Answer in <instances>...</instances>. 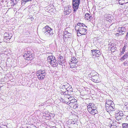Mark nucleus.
Instances as JSON below:
<instances>
[{
	"label": "nucleus",
	"instance_id": "nucleus-17",
	"mask_svg": "<svg viewBox=\"0 0 128 128\" xmlns=\"http://www.w3.org/2000/svg\"><path fill=\"white\" fill-rule=\"evenodd\" d=\"M30 52H26L24 55V56L25 58V59H26L27 60H30V59L28 58V56L30 54Z\"/></svg>",
	"mask_w": 128,
	"mask_h": 128
},
{
	"label": "nucleus",
	"instance_id": "nucleus-42",
	"mask_svg": "<svg viewBox=\"0 0 128 128\" xmlns=\"http://www.w3.org/2000/svg\"><path fill=\"white\" fill-rule=\"evenodd\" d=\"M61 92L60 93H61V94L62 95V94H63V95H64V92Z\"/></svg>",
	"mask_w": 128,
	"mask_h": 128
},
{
	"label": "nucleus",
	"instance_id": "nucleus-15",
	"mask_svg": "<svg viewBox=\"0 0 128 128\" xmlns=\"http://www.w3.org/2000/svg\"><path fill=\"white\" fill-rule=\"evenodd\" d=\"M128 57V52L126 53L120 59L122 61H123L124 60L127 59Z\"/></svg>",
	"mask_w": 128,
	"mask_h": 128
},
{
	"label": "nucleus",
	"instance_id": "nucleus-13",
	"mask_svg": "<svg viewBox=\"0 0 128 128\" xmlns=\"http://www.w3.org/2000/svg\"><path fill=\"white\" fill-rule=\"evenodd\" d=\"M85 16L86 19L87 20H91L92 18L91 15L88 13H86L85 14Z\"/></svg>",
	"mask_w": 128,
	"mask_h": 128
},
{
	"label": "nucleus",
	"instance_id": "nucleus-8",
	"mask_svg": "<svg viewBox=\"0 0 128 128\" xmlns=\"http://www.w3.org/2000/svg\"><path fill=\"white\" fill-rule=\"evenodd\" d=\"M87 109L88 111H90L92 110L96 109V107L94 104L90 103L88 104Z\"/></svg>",
	"mask_w": 128,
	"mask_h": 128
},
{
	"label": "nucleus",
	"instance_id": "nucleus-44",
	"mask_svg": "<svg viewBox=\"0 0 128 128\" xmlns=\"http://www.w3.org/2000/svg\"><path fill=\"white\" fill-rule=\"evenodd\" d=\"M44 104H41L39 106H42L44 105Z\"/></svg>",
	"mask_w": 128,
	"mask_h": 128
},
{
	"label": "nucleus",
	"instance_id": "nucleus-7",
	"mask_svg": "<svg viewBox=\"0 0 128 128\" xmlns=\"http://www.w3.org/2000/svg\"><path fill=\"white\" fill-rule=\"evenodd\" d=\"M98 74H96V75L94 76H92L91 77L92 80L94 82H98L100 80V78L98 76Z\"/></svg>",
	"mask_w": 128,
	"mask_h": 128
},
{
	"label": "nucleus",
	"instance_id": "nucleus-29",
	"mask_svg": "<svg viewBox=\"0 0 128 128\" xmlns=\"http://www.w3.org/2000/svg\"><path fill=\"white\" fill-rule=\"evenodd\" d=\"M116 115L118 116H122H122H124L123 114L122 113V112H118V113L116 114Z\"/></svg>",
	"mask_w": 128,
	"mask_h": 128
},
{
	"label": "nucleus",
	"instance_id": "nucleus-4",
	"mask_svg": "<svg viewBox=\"0 0 128 128\" xmlns=\"http://www.w3.org/2000/svg\"><path fill=\"white\" fill-rule=\"evenodd\" d=\"M72 0L73 11L75 12L78 8L79 4L80 3V0Z\"/></svg>",
	"mask_w": 128,
	"mask_h": 128
},
{
	"label": "nucleus",
	"instance_id": "nucleus-18",
	"mask_svg": "<svg viewBox=\"0 0 128 128\" xmlns=\"http://www.w3.org/2000/svg\"><path fill=\"white\" fill-rule=\"evenodd\" d=\"M51 65L53 67H56L58 65V61L56 59L55 61L52 62L50 63Z\"/></svg>",
	"mask_w": 128,
	"mask_h": 128
},
{
	"label": "nucleus",
	"instance_id": "nucleus-36",
	"mask_svg": "<svg viewBox=\"0 0 128 128\" xmlns=\"http://www.w3.org/2000/svg\"><path fill=\"white\" fill-rule=\"evenodd\" d=\"M123 0H119V1L118 3H119V4H120L123 5V4H124V3H122V1H123Z\"/></svg>",
	"mask_w": 128,
	"mask_h": 128
},
{
	"label": "nucleus",
	"instance_id": "nucleus-24",
	"mask_svg": "<svg viewBox=\"0 0 128 128\" xmlns=\"http://www.w3.org/2000/svg\"><path fill=\"white\" fill-rule=\"evenodd\" d=\"M74 97L70 96V97L68 99H67V100H68V101H69V102L70 101V103H73L74 102Z\"/></svg>",
	"mask_w": 128,
	"mask_h": 128
},
{
	"label": "nucleus",
	"instance_id": "nucleus-23",
	"mask_svg": "<svg viewBox=\"0 0 128 128\" xmlns=\"http://www.w3.org/2000/svg\"><path fill=\"white\" fill-rule=\"evenodd\" d=\"M122 66L124 67H128V61L126 60L122 64Z\"/></svg>",
	"mask_w": 128,
	"mask_h": 128
},
{
	"label": "nucleus",
	"instance_id": "nucleus-40",
	"mask_svg": "<svg viewBox=\"0 0 128 128\" xmlns=\"http://www.w3.org/2000/svg\"><path fill=\"white\" fill-rule=\"evenodd\" d=\"M128 38V31L126 35V39H127Z\"/></svg>",
	"mask_w": 128,
	"mask_h": 128
},
{
	"label": "nucleus",
	"instance_id": "nucleus-35",
	"mask_svg": "<svg viewBox=\"0 0 128 128\" xmlns=\"http://www.w3.org/2000/svg\"><path fill=\"white\" fill-rule=\"evenodd\" d=\"M63 102H64L65 103L67 104L68 102H69V101H68V100H67V99H65V100H63Z\"/></svg>",
	"mask_w": 128,
	"mask_h": 128
},
{
	"label": "nucleus",
	"instance_id": "nucleus-3",
	"mask_svg": "<svg viewBox=\"0 0 128 128\" xmlns=\"http://www.w3.org/2000/svg\"><path fill=\"white\" fill-rule=\"evenodd\" d=\"M36 74L39 80H43L45 78L46 73L44 70H40L36 72Z\"/></svg>",
	"mask_w": 128,
	"mask_h": 128
},
{
	"label": "nucleus",
	"instance_id": "nucleus-16",
	"mask_svg": "<svg viewBox=\"0 0 128 128\" xmlns=\"http://www.w3.org/2000/svg\"><path fill=\"white\" fill-rule=\"evenodd\" d=\"M71 10L69 8H66L64 9V14L67 15L69 14L71 12Z\"/></svg>",
	"mask_w": 128,
	"mask_h": 128
},
{
	"label": "nucleus",
	"instance_id": "nucleus-2",
	"mask_svg": "<svg viewBox=\"0 0 128 128\" xmlns=\"http://www.w3.org/2000/svg\"><path fill=\"white\" fill-rule=\"evenodd\" d=\"M42 30L43 32L47 37H50L54 34L53 30L48 25L44 27Z\"/></svg>",
	"mask_w": 128,
	"mask_h": 128
},
{
	"label": "nucleus",
	"instance_id": "nucleus-48",
	"mask_svg": "<svg viewBox=\"0 0 128 128\" xmlns=\"http://www.w3.org/2000/svg\"><path fill=\"white\" fill-rule=\"evenodd\" d=\"M70 70L72 71V70Z\"/></svg>",
	"mask_w": 128,
	"mask_h": 128
},
{
	"label": "nucleus",
	"instance_id": "nucleus-20",
	"mask_svg": "<svg viewBox=\"0 0 128 128\" xmlns=\"http://www.w3.org/2000/svg\"><path fill=\"white\" fill-rule=\"evenodd\" d=\"M66 91L68 93V94H71V92H73L72 88V86L70 85V86H69L68 88V89H67Z\"/></svg>",
	"mask_w": 128,
	"mask_h": 128
},
{
	"label": "nucleus",
	"instance_id": "nucleus-9",
	"mask_svg": "<svg viewBox=\"0 0 128 128\" xmlns=\"http://www.w3.org/2000/svg\"><path fill=\"white\" fill-rule=\"evenodd\" d=\"M114 105H106V111L108 112L111 111H114Z\"/></svg>",
	"mask_w": 128,
	"mask_h": 128
},
{
	"label": "nucleus",
	"instance_id": "nucleus-45",
	"mask_svg": "<svg viewBox=\"0 0 128 128\" xmlns=\"http://www.w3.org/2000/svg\"><path fill=\"white\" fill-rule=\"evenodd\" d=\"M60 58H63V57L62 56H60V57H59V59Z\"/></svg>",
	"mask_w": 128,
	"mask_h": 128
},
{
	"label": "nucleus",
	"instance_id": "nucleus-5",
	"mask_svg": "<svg viewBox=\"0 0 128 128\" xmlns=\"http://www.w3.org/2000/svg\"><path fill=\"white\" fill-rule=\"evenodd\" d=\"M118 32L116 34V36L122 35L125 33L126 31L125 28L123 26L118 27Z\"/></svg>",
	"mask_w": 128,
	"mask_h": 128
},
{
	"label": "nucleus",
	"instance_id": "nucleus-21",
	"mask_svg": "<svg viewBox=\"0 0 128 128\" xmlns=\"http://www.w3.org/2000/svg\"><path fill=\"white\" fill-rule=\"evenodd\" d=\"M70 62H73V63H76L78 62L77 60L75 57H72L71 58Z\"/></svg>",
	"mask_w": 128,
	"mask_h": 128
},
{
	"label": "nucleus",
	"instance_id": "nucleus-46",
	"mask_svg": "<svg viewBox=\"0 0 128 128\" xmlns=\"http://www.w3.org/2000/svg\"><path fill=\"white\" fill-rule=\"evenodd\" d=\"M126 118L128 120V116H126Z\"/></svg>",
	"mask_w": 128,
	"mask_h": 128
},
{
	"label": "nucleus",
	"instance_id": "nucleus-39",
	"mask_svg": "<svg viewBox=\"0 0 128 128\" xmlns=\"http://www.w3.org/2000/svg\"><path fill=\"white\" fill-rule=\"evenodd\" d=\"M12 37V35L11 34H9V36H8V38L9 40H10L11 38Z\"/></svg>",
	"mask_w": 128,
	"mask_h": 128
},
{
	"label": "nucleus",
	"instance_id": "nucleus-6",
	"mask_svg": "<svg viewBox=\"0 0 128 128\" xmlns=\"http://www.w3.org/2000/svg\"><path fill=\"white\" fill-rule=\"evenodd\" d=\"M62 86H60V89L61 90L64 92H66L69 86H70V84L67 83H64L63 85H62Z\"/></svg>",
	"mask_w": 128,
	"mask_h": 128
},
{
	"label": "nucleus",
	"instance_id": "nucleus-38",
	"mask_svg": "<svg viewBox=\"0 0 128 128\" xmlns=\"http://www.w3.org/2000/svg\"><path fill=\"white\" fill-rule=\"evenodd\" d=\"M122 6L123 8L126 9L128 8V6H125L124 5V4L122 5Z\"/></svg>",
	"mask_w": 128,
	"mask_h": 128
},
{
	"label": "nucleus",
	"instance_id": "nucleus-26",
	"mask_svg": "<svg viewBox=\"0 0 128 128\" xmlns=\"http://www.w3.org/2000/svg\"><path fill=\"white\" fill-rule=\"evenodd\" d=\"M59 60H58V61H59L58 62L59 64L62 65V64L63 62L64 61L63 58H60V59H59Z\"/></svg>",
	"mask_w": 128,
	"mask_h": 128
},
{
	"label": "nucleus",
	"instance_id": "nucleus-37",
	"mask_svg": "<svg viewBox=\"0 0 128 128\" xmlns=\"http://www.w3.org/2000/svg\"><path fill=\"white\" fill-rule=\"evenodd\" d=\"M96 52H97V55L98 56L100 54V50H96Z\"/></svg>",
	"mask_w": 128,
	"mask_h": 128
},
{
	"label": "nucleus",
	"instance_id": "nucleus-34",
	"mask_svg": "<svg viewBox=\"0 0 128 128\" xmlns=\"http://www.w3.org/2000/svg\"><path fill=\"white\" fill-rule=\"evenodd\" d=\"M125 48H124V47L122 49V50L121 52V55L124 54V52H125Z\"/></svg>",
	"mask_w": 128,
	"mask_h": 128
},
{
	"label": "nucleus",
	"instance_id": "nucleus-1",
	"mask_svg": "<svg viewBox=\"0 0 128 128\" xmlns=\"http://www.w3.org/2000/svg\"><path fill=\"white\" fill-rule=\"evenodd\" d=\"M84 26L87 27L84 24L79 23L75 26V30L77 33L78 36L85 35L86 34L87 30L84 28Z\"/></svg>",
	"mask_w": 128,
	"mask_h": 128
},
{
	"label": "nucleus",
	"instance_id": "nucleus-33",
	"mask_svg": "<svg viewBox=\"0 0 128 128\" xmlns=\"http://www.w3.org/2000/svg\"><path fill=\"white\" fill-rule=\"evenodd\" d=\"M28 56V58L30 59V60H32L33 58L31 54V53L30 52V54Z\"/></svg>",
	"mask_w": 128,
	"mask_h": 128
},
{
	"label": "nucleus",
	"instance_id": "nucleus-27",
	"mask_svg": "<svg viewBox=\"0 0 128 128\" xmlns=\"http://www.w3.org/2000/svg\"><path fill=\"white\" fill-rule=\"evenodd\" d=\"M117 120H121L123 118L122 116H118V115H116L115 116Z\"/></svg>",
	"mask_w": 128,
	"mask_h": 128
},
{
	"label": "nucleus",
	"instance_id": "nucleus-22",
	"mask_svg": "<svg viewBox=\"0 0 128 128\" xmlns=\"http://www.w3.org/2000/svg\"><path fill=\"white\" fill-rule=\"evenodd\" d=\"M88 111L90 114L93 115H94L97 112L96 109L92 110L90 111Z\"/></svg>",
	"mask_w": 128,
	"mask_h": 128
},
{
	"label": "nucleus",
	"instance_id": "nucleus-10",
	"mask_svg": "<svg viewBox=\"0 0 128 128\" xmlns=\"http://www.w3.org/2000/svg\"><path fill=\"white\" fill-rule=\"evenodd\" d=\"M56 59L55 57L52 55L48 56L47 58L48 62L50 63L51 62H52L55 61Z\"/></svg>",
	"mask_w": 128,
	"mask_h": 128
},
{
	"label": "nucleus",
	"instance_id": "nucleus-43",
	"mask_svg": "<svg viewBox=\"0 0 128 128\" xmlns=\"http://www.w3.org/2000/svg\"><path fill=\"white\" fill-rule=\"evenodd\" d=\"M8 38L7 37H6V38H4V40H5V39L8 40Z\"/></svg>",
	"mask_w": 128,
	"mask_h": 128
},
{
	"label": "nucleus",
	"instance_id": "nucleus-49",
	"mask_svg": "<svg viewBox=\"0 0 128 128\" xmlns=\"http://www.w3.org/2000/svg\"><path fill=\"white\" fill-rule=\"evenodd\" d=\"M1 42H0V43Z\"/></svg>",
	"mask_w": 128,
	"mask_h": 128
},
{
	"label": "nucleus",
	"instance_id": "nucleus-11",
	"mask_svg": "<svg viewBox=\"0 0 128 128\" xmlns=\"http://www.w3.org/2000/svg\"><path fill=\"white\" fill-rule=\"evenodd\" d=\"M64 36L65 38H70L71 36V34L68 32L67 31L65 30L64 32Z\"/></svg>",
	"mask_w": 128,
	"mask_h": 128
},
{
	"label": "nucleus",
	"instance_id": "nucleus-19",
	"mask_svg": "<svg viewBox=\"0 0 128 128\" xmlns=\"http://www.w3.org/2000/svg\"><path fill=\"white\" fill-rule=\"evenodd\" d=\"M106 105H114V104L112 101L110 100H107L106 102Z\"/></svg>",
	"mask_w": 128,
	"mask_h": 128
},
{
	"label": "nucleus",
	"instance_id": "nucleus-30",
	"mask_svg": "<svg viewBox=\"0 0 128 128\" xmlns=\"http://www.w3.org/2000/svg\"><path fill=\"white\" fill-rule=\"evenodd\" d=\"M123 128H128V124H122Z\"/></svg>",
	"mask_w": 128,
	"mask_h": 128
},
{
	"label": "nucleus",
	"instance_id": "nucleus-12",
	"mask_svg": "<svg viewBox=\"0 0 128 128\" xmlns=\"http://www.w3.org/2000/svg\"><path fill=\"white\" fill-rule=\"evenodd\" d=\"M96 50H91L92 52L91 53V55L92 57L94 58L95 56H98L97 55Z\"/></svg>",
	"mask_w": 128,
	"mask_h": 128
},
{
	"label": "nucleus",
	"instance_id": "nucleus-31",
	"mask_svg": "<svg viewBox=\"0 0 128 128\" xmlns=\"http://www.w3.org/2000/svg\"><path fill=\"white\" fill-rule=\"evenodd\" d=\"M32 0H22L21 1L22 2V3L23 2L24 3V4H25L26 2L29 1H30Z\"/></svg>",
	"mask_w": 128,
	"mask_h": 128
},
{
	"label": "nucleus",
	"instance_id": "nucleus-32",
	"mask_svg": "<svg viewBox=\"0 0 128 128\" xmlns=\"http://www.w3.org/2000/svg\"><path fill=\"white\" fill-rule=\"evenodd\" d=\"M9 34L8 33L6 32L4 34V38H6V37H8V36H9Z\"/></svg>",
	"mask_w": 128,
	"mask_h": 128
},
{
	"label": "nucleus",
	"instance_id": "nucleus-28",
	"mask_svg": "<svg viewBox=\"0 0 128 128\" xmlns=\"http://www.w3.org/2000/svg\"><path fill=\"white\" fill-rule=\"evenodd\" d=\"M70 94H64V96L65 97V99H68L70 97Z\"/></svg>",
	"mask_w": 128,
	"mask_h": 128
},
{
	"label": "nucleus",
	"instance_id": "nucleus-14",
	"mask_svg": "<svg viewBox=\"0 0 128 128\" xmlns=\"http://www.w3.org/2000/svg\"><path fill=\"white\" fill-rule=\"evenodd\" d=\"M70 66L71 68H73V70H74L76 67L77 65L76 64V63H73V62H70Z\"/></svg>",
	"mask_w": 128,
	"mask_h": 128
},
{
	"label": "nucleus",
	"instance_id": "nucleus-41",
	"mask_svg": "<svg viewBox=\"0 0 128 128\" xmlns=\"http://www.w3.org/2000/svg\"><path fill=\"white\" fill-rule=\"evenodd\" d=\"M109 46L110 47H111V48L112 49H113V46H111L112 45L111 44H109Z\"/></svg>",
	"mask_w": 128,
	"mask_h": 128
},
{
	"label": "nucleus",
	"instance_id": "nucleus-25",
	"mask_svg": "<svg viewBox=\"0 0 128 128\" xmlns=\"http://www.w3.org/2000/svg\"><path fill=\"white\" fill-rule=\"evenodd\" d=\"M96 74H98L97 72H95L94 71H93L90 74V75L92 76H94L96 75Z\"/></svg>",
	"mask_w": 128,
	"mask_h": 128
},
{
	"label": "nucleus",
	"instance_id": "nucleus-47",
	"mask_svg": "<svg viewBox=\"0 0 128 128\" xmlns=\"http://www.w3.org/2000/svg\"><path fill=\"white\" fill-rule=\"evenodd\" d=\"M128 2V1L127 2H126V3H127Z\"/></svg>",
	"mask_w": 128,
	"mask_h": 128
}]
</instances>
